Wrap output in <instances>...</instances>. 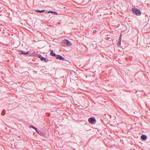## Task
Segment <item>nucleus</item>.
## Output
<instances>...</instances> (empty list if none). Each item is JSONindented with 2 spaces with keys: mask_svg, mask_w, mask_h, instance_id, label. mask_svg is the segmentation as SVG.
Wrapping results in <instances>:
<instances>
[{
  "mask_svg": "<svg viewBox=\"0 0 150 150\" xmlns=\"http://www.w3.org/2000/svg\"><path fill=\"white\" fill-rule=\"evenodd\" d=\"M132 10V12L136 15L139 16L141 14V11L137 8H133Z\"/></svg>",
  "mask_w": 150,
  "mask_h": 150,
  "instance_id": "f257e3e1",
  "label": "nucleus"
},
{
  "mask_svg": "<svg viewBox=\"0 0 150 150\" xmlns=\"http://www.w3.org/2000/svg\"><path fill=\"white\" fill-rule=\"evenodd\" d=\"M23 52V51H22V50L20 51L19 52V53L21 55V54H22Z\"/></svg>",
  "mask_w": 150,
  "mask_h": 150,
  "instance_id": "4468645a",
  "label": "nucleus"
},
{
  "mask_svg": "<svg viewBox=\"0 0 150 150\" xmlns=\"http://www.w3.org/2000/svg\"><path fill=\"white\" fill-rule=\"evenodd\" d=\"M45 13H46V12H45Z\"/></svg>",
  "mask_w": 150,
  "mask_h": 150,
  "instance_id": "aec40b11",
  "label": "nucleus"
},
{
  "mask_svg": "<svg viewBox=\"0 0 150 150\" xmlns=\"http://www.w3.org/2000/svg\"><path fill=\"white\" fill-rule=\"evenodd\" d=\"M5 110L4 109H3L2 112V113H1V114L3 115H4L5 114Z\"/></svg>",
  "mask_w": 150,
  "mask_h": 150,
  "instance_id": "f8f14e48",
  "label": "nucleus"
},
{
  "mask_svg": "<svg viewBox=\"0 0 150 150\" xmlns=\"http://www.w3.org/2000/svg\"><path fill=\"white\" fill-rule=\"evenodd\" d=\"M94 33H95V32H94V31H93Z\"/></svg>",
  "mask_w": 150,
  "mask_h": 150,
  "instance_id": "a211bd4d",
  "label": "nucleus"
},
{
  "mask_svg": "<svg viewBox=\"0 0 150 150\" xmlns=\"http://www.w3.org/2000/svg\"><path fill=\"white\" fill-rule=\"evenodd\" d=\"M121 44V40H119V41L118 42L117 45V46H119Z\"/></svg>",
  "mask_w": 150,
  "mask_h": 150,
  "instance_id": "9d476101",
  "label": "nucleus"
},
{
  "mask_svg": "<svg viewBox=\"0 0 150 150\" xmlns=\"http://www.w3.org/2000/svg\"><path fill=\"white\" fill-rule=\"evenodd\" d=\"M53 13H54L55 14H56V15H57V13L56 12L54 11L53 12Z\"/></svg>",
  "mask_w": 150,
  "mask_h": 150,
  "instance_id": "dca6fc26",
  "label": "nucleus"
},
{
  "mask_svg": "<svg viewBox=\"0 0 150 150\" xmlns=\"http://www.w3.org/2000/svg\"><path fill=\"white\" fill-rule=\"evenodd\" d=\"M50 55L53 56H56V54L54 52H53V51L52 50L50 52Z\"/></svg>",
  "mask_w": 150,
  "mask_h": 150,
  "instance_id": "0eeeda50",
  "label": "nucleus"
},
{
  "mask_svg": "<svg viewBox=\"0 0 150 150\" xmlns=\"http://www.w3.org/2000/svg\"><path fill=\"white\" fill-rule=\"evenodd\" d=\"M56 57L57 59H59L60 60L64 61L65 60V58H63L60 55H57Z\"/></svg>",
  "mask_w": 150,
  "mask_h": 150,
  "instance_id": "39448f33",
  "label": "nucleus"
},
{
  "mask_svg": "<svg viewBox=\"0 0 150 150\" xmlns=\"http://www.w3.org/2000/svg\"><path fill=\"white\" fill-rule=\"evenodd\" d=\"M36 132H37V133H38L39 134H41H41H42V132L41 131H40L38 130V129H37V131H36Z\"/></svg>",
  "mask_w": 150,
  "mask_h": 150,
  "instance_id": "9b49d317",
  "label": "nucleus"
},
{
  "mask_svg": "<svg viewBox=\"0 0 150 150\" xmlns=\"http://www.w3.org/2000/svg\"><path fill=\"white\" fill-rule=\"evenodd\" d=\"M89 122L92 124H95L96 122V120L94 117H90L88 118Z\"/></svg>",
  "mask_w": 150,
  "mask_h": 150,
  "instance_id": "7ed1b4c3",
  "label": "nucleus"
},
{
  "mask_svg": "<svg viewBox=\"0 0 150 150\" xmlns=\"http://www.w3.org/2000/svg\"><path fill=\"white\" fill-rule=\"evenodd\" d=\"M94 33H95V32H94V31H93Z\"/></svg>",
  "mask_w": 150,
  "mask_h": 150,
  "instance_id": "6ab92c4d",
  "label": "nucleus"
},
{
  "mask_svg": "<svg viewBox=\"0 0 150 150\" xmlns=\"http://www.w3.org/2000/svg\"><path fill=\"white\" fill-rule=\"evenodd\" d=\"M62 45L64 47H68L71 45V44L69 41L67 40H64L62 42Z\"/></svg>",
  "mask_w": 150,
  "mask_h": 150,
  "instance_id": "f03ea898",
  "label": "nucleus"
},
{
  "mask_svg": "<svg viewBox=\"0 0 150 150\" xmlns=\"http://www.w3.org/2000/svg\"><path fill=\"white\" fill-rule=\"evenodd\" d=\"M119 40H121V35L120 36V38H119Z\"/></svg>",
  "mask_w": 150,
  "mask_h": 150,
  "instance_id": "f3484780",
  "label": "nucleus"
},
{
  "mask_svg": "<svg viewBox=\"0 0 150 150\" xmlns=\"http://www.w3.org/2000/svg\"><path fill=\"white\" fill-rule=\"evenodd\" d=\"M29 127H31V128H33L35 129L36 130V131H37V128L36 127H35L33 126L30 125V126Z\"/></svg>",
  "mask_w": 150,
  "mask_h": 150,
  "instance_id": "1a4fd4ad",
  "label": "nucleus"
},
{
  "mask_svg": "<svg viewBox=\"0 0 150 150\" xmlns=\"http://www.w3.org/2000/svg\"><path fill=\"white\" fill-rule=\"evenodd\" d=\"M29 54V52H27L25 53H24V52H23V54H25V55H27L28 54Z\"/></svg>",
  "mask_w": 150,
  "mask_h": 150,
  "instance_id": "ddd939ff",
  "label": "nucleus"
},
{
  "mask_svg": "<svg viewBox=\"0 0 150 150\" xmlns=\"http://www.w3.org/2000/svg\"><path fill=\"white\" fill-rule=\"evenodd\" d=\"M35 11L38 13H42L44 12L45 11V10H35Z\"/></svg>",
  "mask_w": 150,
  "mask_h": 150,
  "instance_id": "6e6552de",
  "label": "nucleus"
},
{
  "mask_svg": "<svg viewBox=\"0 0 150 150\" xmlns=\"http://www.w3.org/2000/svg\"><path fill=\"white\" fill-rule=\"evenodd\" d=\"M38 57L40 59L41 61H42L43 60L45 62H47L49 59L47 58H45L43 57L41 55H40V54H38Z\"/></svg>",
  "mask_w": 150,
  "mask_h": 150,
  "instance_id": "20e7f679",
  "label": "nucleus"
},
{
  "mask_svg": "<svg viewBox=\"0 0 150 150\" xmlns=\"http://www.w3.org/2000/svg\"><path fill=\"white\" fill-rule=\"evenodd\" d=\"M141 139L143 140H145L146 138L147 137L145 134L142 135L141 137Z\"/></svg>",
  "mask_w": 150,
  "mask_h": 150,
  "instance_id": "423d86ee",
  "label": "nucleus"
},
{
  "mask_svg": "<svg viewBox=\"0 0 150 150\" xmlns=\"http://www.w3.org/2000/svg\"><path fill=\"white\" fill-rule=\"evenodd\" d=\"M53 12L54 11H49L47 12V13H53Z\"/></svg>",
  "mask_w": 150,
  "mask_h": 150,
  "instance_id": "2eb2a0df",
  "label": "nucleus"
}]
</instances>
